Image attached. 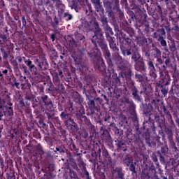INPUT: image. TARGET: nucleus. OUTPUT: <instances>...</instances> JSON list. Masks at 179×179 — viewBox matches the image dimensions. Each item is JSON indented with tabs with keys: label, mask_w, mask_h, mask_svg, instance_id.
I'll list each match as a JSON object with an SVG mask.
<instances>
[{
	"label": "nucleus",
	"mask_w": 179,
	"mask_h": 179,
	"mask_svg": "<svg viewBox=\"0 0 179 179\" xmlns=\"http://www.w3.org/2000/svg\"><path fill=\"white\" fill-rule=\"evenodd\" d=\"M3 73H8V70H4L3 71Z\"/></svg>",
	"instance_id": "nucleus-33"
},
{
	"label": "nucleus",
	"mask_w": 179,
	"mask_h": 179,
	"mask_svg": "<svg viewBox=\"0 0 179 179\" xmlns=\"http://www.w3.org/2000/svg\"><path fill=\"white\" fill-rule=\"evenodd\" d=\"M3 115V113H2V112H0V117H1V118H2Z\"/></svg>",
	"instance_id": "nucleus-35"
},
{
	"label": "nucleus",
	"mask_w": 179,
	"mask_h": 179,
	"mask_svg": "<svg viewBox=\"0 0 179 179\" xmlns=\"http://www.w3.org/2000/svg\"><path fill=\"white\" fill-rule=\"evenodd\" d=\"M21 20H22V23H27V22L26 21V18L24 17V16H22V17Z\"/></svg>",
	"instance_id": "nucleus-23"
},
{
	"label": "nucleus",
	"mask_w": 179,
	"mask_h": 179,
	"mask_svg": "<svg viewBox=\"0 0 179 179\" xmlns=\"http://www.w3.org/2000/svg\"><path fill=\"white\" fill-rule=\"evenodd\" d=\"M88 9L90 10V9H92V6L90 4L87 5Z\"/></svg>",
	"instance_id": "nucleus-31"
},
{
	"label": "nucleus",
	"mask_w": 179,
	"mask_h": 179,
	"mask_svg": "<svg viewBox=\"0 0 179 179\" xmlns=\"http://www.w3.org/2000/svg\"><path fill=\"white\" fill-rule=\"evenodd\" d=\"M139 58H141V55H138V53H134L132 56V59H134V61H138Z\"/></svg>",
	"instance_id": "nucleus-14"
},
{
	"label": "nucleus",
	"mask_w": 179,
	"mask_h": 179,
	"mask_svg": "<svg viewBox=\"0 0 179 179\" xmlns=\"http://www.w3.org/2000/svg\"><path fill=\"white\" fill-rule=\"evenodd\" d=\"M23 69H24V72L27 71V67L26 66H23Z\"/></svg>",
	"instance_id": "nucleus-30"
},
{
	"label": "nucleus",
	"mask_w": 179,
	"mask_h": 179,
	"mask_svg": "<svg viewBox=\"0 0 179 179\" xmlns=\"http://www.w3.org/2000/svg\"><path fill=\"white\" fill-rule=\"evenodd\" d=\"M3 58H8V54L6 52L3 53Z\"/></svg>",
	"instance_id": "nucleus-26"
},
{
	"label": "nucleus",
	"mask_w": 179,
	"mask_h": 179,
	"mask_svg": "<svg viewBox=\"0 0 179 179\" xmlns=\"http://www.w3.org/2000/svg\"><path fill=\"white\" fill-rule=\"evenodd\" d=\"M43 3H44V5H50V3H51V1L50 0H43Z\"/></svg>",
	"instance_id": "nucleus-20"
},
{
	"label": "nucleus",
	"mask_w": 179,
	"mask_h": 179,
	"mask_svg": "<svg viewBox=\"0 0 179 179\" xmlns=\"http://www.w3.org/2000/svg\"><path fill=\"white\" fill-rule=\"evenodd\" d=\"M148 66H149L150 71H155V65H153V62H149Z\"/></svg>",
	"instance_id": "nucleus-15"
},
{
	"label": "nucleus",
	"mask_w": 179,
	"mask_h": 179,
	"mask_svg": "<svg viewBox=\"0 0 179 179\" xmlns=\"http://www.w3.org/2000/svg\"><path fill=\"white\" fill-rule=\"evenodd\" d=\"M74 178H75V179H79V178H78V176H76L74 177Z\"/></svg>",
	"instance_id": "nucleus-38"
},
{
	"label": "nucleus",
	"mask_w": 179,
	"mask_h": 179,
	"mask_svg": "<svg viewBox=\"0 0 179 179\" xmlns=\"http://www.w3.org/2000/svg\"><path fill=\"white\" fill-rule=\"evenodd\" d=\"M64 17L66 19V20H72V15L65 13L64 15Z\"/></svg>",
	"instance_id": "nucleus-13"
},
{
	"label": "nucleus",
	"mask_w": 179,
	"mask_h": 179,
	"mask_svg": "<svg viewBox=\"0 0 179 179\" xmlns=\"http://www.w3.org/2000/svg\"><path fill=\"white\" fill-rule=\"evenodd\" d=\"M15 85L16 87H19V85H20L19 83H16Z\"/></svg>",
	"instance_id": "nucleus-34"
},
{
	"label": "nucleus",
	"mask_w": 179,
	"mask_h": 179,
	"mask_svg": "<svg viewBox=\"0 0 179 179\" xmlns=\"http://www.w3.org/2000/svg\"><path fill=\"white\" fill-rule=\"evenodd\" d=\"M91 1L94 5L95 10H96V12H99V13H102V15H104V8H103V3L101 2V0Z\"/></svg>",
	"instance_id": "nucleus-5"
},
{
	"label": "nucleus",
	"mask_w": 179,
	"mask_h": 179,
	"mask_svg": "<svg viewBox=\"0 0 179 179\" xmlns=\"http://www.w3.org/2000/svg\"><path fill=\"white\" fill-rule=\"evenodd\" d=\"M61 116L63 117L64 118H65V117H66V114L64 112L62 113Z\"/></svg>",
	"instance_id": "nucleus-27"
},
{
	"label": "nucleus",
	"mask_w": 179,
	"mask_h": 179,
	"mask_svg": "<svg viewBox=\"0 0 179 179\" xmlns=\"http://www.w3.org/2000/svg\"><path fill=\"white\" fill-rule=\"evenodd\" d=\"M155 10L157 11V15L155 14V13H156V11H155L154 10H152V11L150 12V15H151V16H152V17H153V19H155V20H156V19H157V17H159V16H160L162 23H169V20L167 19H166V17L163 16V10H162V7L160 6H157Z\"/></svg>",
	"instance_id": "nucleus-4"
},
{
	"label": "nucleus",
	"mask_w": 179,
	"mask_h": 179,
	"mask_svg": "<svg viewBox=\"0 0 179 179\" xmlns=\"http://www.w3.org/2000/svg\"><path fill=\"white\" fill-rule=\"evenodd\" d=\"M85 38V36H82V38H80V40H83Z\"/></svg>",
	"instance_id": "nucleus-36"
},
{
	"label": "nucleus",
	"mask_w": 179,
	"mask_h": 179,
	"mask_svg": "<svg viewBox=\"0 0 179 179\" xmlns=\"http://www.w3.org/2000/svg\"><path fill=\"white\" fill-rule=\"evenodd\" d=\"M80 5H82V3H80V1L74 0V1H72L71 3H70V8H71V9H74L76 12H79V9L80 8V6H79Z\"/></svg>",
	"instance_id": "nucleus-6"
},
{
	"label": "nucleus",
	"mask_w": 179,
	"mask_h": 179,
	"mask_svg": "<svg viewBox=\"0 0 179 179\" xmlns=\"http://www.w3.org/2000/svg\"><path fill=\"white\" fill-rule=\"evenodd\" d=\"M18 23H20V21H19Z\"/></svg>",
	"instance_id": "nucleus-48"
},
{
	"label": "nucleus",
	"mask_w": 179,
	"mask_h": 179,
	"mask_svg": "<svg viewBox=\"0 0 179 179\" xmlns=\"http://www.w3.org/2000/svg\"><path fill=\"white\" fill-rule=\"evenodd\" d=\"M25 64L29 66V69H33L34 68V64H32V62L30 60H24Z\"/></svg>",
	"instance_id": "nucleus-11"
},
{
	"label": "nucleus",
	"mask_w": 179,
	"mask_h": 179,
	"mask_svg": "<svg viewBox=\"0 0 179 179\" xmlns=\"http://www.w3.org/2000/svg\"><path fill=\"white\" fill-rule=\"evenodd\" d=\"M136 71H145V64L143 62L140 63V64H136Z\"/></svg>",
	"instance_id": "nucleus-10"
},
{
	"label": "nucleus",
	"mask_w": 179,
	"mask_h": 179,
	"mask_svg": "<svg viewBox=\"0 0 179 179\" xmlns=\"http://www.w3.org/2000/svg\"><path fill=\"white\" fill-rule=\"evenodd\" d=\"M94 23H97V21H94Z\"/></svg>",
	"instance_id": "nucleus-42"
},
{
	"label": "nucleus",
	"mask_w": 179,
	"mask_h": 179,
	"mask_svg": "<svg viewBox=\"0 0 179 179\" xmlns=\"http://www.w3.org/2000/svg\"><path fill=\"white\" fill-rule=\"evenodd\" d=\"M159 34H161V36H164L166 34V31H164V29H161L158 31Z\"/></svg>",
	"instance_id": "nucleus-18"
},
{
	"label": "nucleus",
	"mask_w": 179,
	"mask_h": 179,
	"mask_svg": "<svg viewBox=\"0 0 179 179\" xmlns=\"http://www.w3.org/2000/svg\"><path fill=\"white\" fill-rule=\"evenodd\" d=\"M108 56H110V53H108Z\"/></svg>",
	"instance_id": "nucleus-43"
},
{
	"label": "nucleus",
	"mask_w": 179,
	"mask_h": 179,
	"mask_svg": "<svg viewBox=\"0 0 179 179\" xmlns=\"http://www.w3.org/2000/svg\"><path fill=\"white\" fill-rule=\"evenodd\" d=\"M52 19L54 20V22L52 23H59V19L55 15H52Z\"/></svg>",
	"instance_id": "nucleus-19"
},
{
	"label": "nucleus",
	"mask_w": 179,
	"mask_h": 179,
	"mask_svg": "<svg viewBox=\"0 0 179 179\" xmlns=\"http://www.w3.org/2000/svg\"><path fill=\"white\" fill-rule=\"evenodd\" d=\"M10 106H12V103H10Z\"/></svg>",
	"instance_id": "nucleus-46"
},
{
	"label": "nucleus",
	"mask_w": 179,
	"mask_h": 179,
	"mask_svg": "<svg viewBox=\"0 0 179 179\" xmlns=\"http://www.w3.org/2000/svg\"><path fill=\"white\" fill-rule=\"evenodd\" d=\"M86 13H87V10H86Z\"/></svg>",
	"instance_id": "nucleus-45"
},
{
	"label": "nucleus",
	"mask_w": 179,
	"mask_h": 179,
	"mask_svg": "<svg viewBox=\"0 0 179 179\" xmlns=\"http://www.w3.org/2000/svg\"><path fill=\"white\" fill-rule=\"evenodd\" d=\"M51 38H52V41H55V34H52L51 35Z\"/></svg>",
	"instance_id": "nucleus-25"
},
{
	"label": "nucleus",
	"mask_w": 179,
	"mask_h": 179,
	"mask_svg": "<svg viewBox=\"0 0 179 179\" xmlns=\"http://www.w3.org/2000/svg\"><path fill=\"white\" fill-rule=\"evenodd\" d=\"M122 3L124 5L128 3L127 0H122ZM103 6L105 10L108 14V18L106 15L101 16V23H121V22L115 20L116 17H120V19L124 18V12L121 10L120 7V0H103Z\"/></svg>",
	"instance_id": "nucleus-1"
},
{
	"label": "nucleus",
	"mask_w": 179,
	"mask_h": 179,
	"mask_svg": "<svg viewBox=\"0 0 179 179\" xmlns=\"http://www.w3.org/2000/svg\"><path fill=\"white\" fill-rule=\"evenodd\" d=\"M73 58L74 61H76V59L75 57H73Z\"/></svg>",
	"instance_id": "nucleus-39"
},
{
	"label": "nucleus",
	"mask_w": 179,
	"mask_h": 179,
	"mask_svg": "<svg viewBox=\"0 0 179 179\" xmlns=\"http://www.w3.org/2000/svg\"><path fill=\"white\" fill-rule=\"evenodd\" d=\"M94 27H95V35L92 37V42L95 44V45H100L101 48L106 50V48H107V45L104 43V38H103L101 29L99 28L97 24H94Z\"/></svg>",
	"instance_id": "nucleus-3"
},
{
	"label": "nucleus",
	"mask_w": 179,
	"mask_h": 179,
	"mask_svg": "<svg viewBox=\"0 0 179 179\" xmlns=\"http://www.w3.org/2000/svg\"><path fill=\"white\" fill-rule=\"evenodd\" d=\"M39 66H40V68H41V64H39Z\"/></svg>",
	"instance_id": "nucleus-44"
},
{
	"label": "nucleus",
	"mask_w": 179,
	"mask_h": 179,
	"mask_svg": "<svg viewBox=\"0 0 179 179\" xmlns=\"http://www.w3.org/2000/svg\"><path fill=\"white\" fill-rule=\"evenodd\" d=\"M1 51L2 54H4L5 52H6V51H5V50L3 48H1Z\"/></svg>",
	"instance_id": "nucleus-29"
},
{
	"label": "nucleus",
	"mask_w": 179,
	"mask_h": 179,
	"mask_svg": "<svg viewBox=\"0 0 179 179\" xmlns=\"http://www.w3.org/2000/svg\"><path fill=\"white\" fill-rule=\"evenodd\" d=\"M52 1L53 3H55V6L56 8H57V9H60V10H64L65 8V5L62 3V1L61 0H52Z\"/></svg>",
	"instance_id": "nucleus-8"
},
{
	"label": "nucleus",
	"mask_w": 179,
	"mask_h": 179,
	"mask_svg": "<svg viewBox=\"0 0 179 179\" xmlns=\"http://www.w3.org/2000/svg\"><path fill=\"white\" fill-rule=\"evenodd\" d=\"M3 111H4V115H7L8 117H12L13 115V108L12 107H6L3 106L2 108Z\"/></svg>",
	"instance_id": "nucleus-7"
},
{
	"label": "nucleus",
	"mask_w": 179,
	"mask_h": 179,
	"mask_svg": "<svg viewBox=\"0 0 179 179\" xmlns=\"http://www.w3.org/2000/svg\"><path fill=\"white\" fill-rule=\"evenodd\" d=\"M130 170L131 171H135V166L132 164L130 165Z\"/></svg>",
	"instance_id": "nucleus-22"
},
{
	"label": "nucleus",
	"mask_w": 179,
	"mask_h": 179,
	"mask_svg": "<svg viewBox=\"0 0 179 179\" xmlns=\"http://www.w3.org/2000/svg\"><path fill=\"white\" fill-rule=\"evenodd\" d=\"M170 62V61H169V59H166V61H165V64L167 65Z\"/></svg>",
	"instance_id": "nucleus-32"
},
{
	"label": "nucleus",
	"mask_w": 179,
	"mask_h": 179,
	"mask_svg": "<svg viewBox=\"0 0 179 179\" xmlns=\"http://www.w3.org/2000/svg\"><path fill=\"white\" fill-rule=\"evenodd\" d=\"M0 76H3L2 72L0 71Z\"/></svg>",
	"instance_id": "nucleus-37"
},
{
	"label": "nucleus",
	"mask_w": 179,
	"mask_h": 179,
	"mask_svg": "<svg viewBox=\"0 0 179 179\" xmlns=\"http://www.w3.org/2000/svg\"><path fill=\"white\" fill-rule=\"evenodd\" d=\"M169 20H172V23H176V22H173V20H171V18Z\"/></svg>",
	"instance_id": "nucleus-41"
},
{
	"label": "nucleus",
	"mask_w": 179,
	"mask_h": 179,
	"mask_svg": "<svg viewBox=\"0 0 179 179\" xmlns=\"http://www.w3.org/2000/svg\"><path fill=\"white\" fill-rule=\"evenodd\" d=\"M87 174L88 175V174H89V173H88V172H87Z\"/></svg>",
	"instance_id": "nucleus-47"
},
{
	"label": "nucleus",
	"mask_w": 179,
	"mask_h": 179,
	"mask_svg": "<svg viewBox=\"0 0 179 179\" xmlns=\"http://www.w3.org/2000/svg\"><path fill=\"white\" fill-rule=\"evenodd\" d=\"M89 55L91 58H93V57H100V50H99L97 48H95L93 51H91Z\"/></svg>",
	"instance_id": "nucleus-9"
},
{
	"label": "nucleus",
	"mask_w": 179,
	"mask_h": 179,
	"mask_svg": "<svg viewBox=\"0 0 179 179\" xmlns=\"http://www.w3.org/2000/svg\"><path fill=\"white\" fill-rule=\"evenodd\" d=\"M6 20H7V23H10V17L9 16V13H6Z\"/></svg>",
	"instance_id": "nucleus-17"
},
{
	"label": "nucleus",
	"mask_w": 179,
	"mask_h": 179,
	"mask_svg": "<svg viewBox=\"0 0 179 179\" xmlns=\"http://www.w3.org/2000/svg\"><path fill=\"white\" fill-rule=\"evenodd\" d=\"M124 54H127V55H131V50H126L124 51Z\"/></svg>",
	"instance_id": "nucleus-21"
},
{
	"label": "nucleus",
	"mask_w": 179,
	"mask_h": 179,
	"mask_svg": "<svg viewBox=\"0 0 179 179\" xmlns=\"http://www.w3.org/2000/svg\"><path fill=\"white\" fill-rule=\"evenodd\" d=\"M127 13L129 17V23L132 22H136V23H153V20L148 18V14H146V10H141L135 15L134 11L129 10Z\"/></svg>",
	"instance_id": "nucleus-2"
},
{
	"label": "nucleus",
	"mask_w": 179,
	"mask_h": 179,
	"mask_svg": "<svg viewBox=\"0 0 179 179\" xmlns=\"http://www.w3.org/2000/svg\"><path fill=\"white\" fill-rule=\"evenodd\" d=\"M129 164H131V162H129L128 164H127V166H129Z\"/></svg>",
	"instance_id": "nucleus-40"
},
{
	"label": "nucleus",
	"mask_w": 179,
	"mask_h": 179,
	"mask_svg": "<svg viewBox=\"0 0 179 179\" xmlns=\"http://www.w3.org/2000/svg\"><path fill=\"white\" fill-rule=\"evenodd\" d=\"M46 20L48 23H52V17L50 16L49 15H47Z\"/></svg>",
	"instance_id": "nucleus-16"
},
{
	"label": "nucleus",
	"mask_w": 179,
	"mask_h": 179,
	"mask_svg": "<svg viewBox=\"0 0 179 179\" xmlns=\"http://www.w3.org/2000/svg\"><path fill=\"white\" fill-rule=\"evenodd\" d=\"M158 41H160L161 45L163 47H166V45H167V43L166 42L165 40L163 39V36H160L159 38L158 39Z\"/></svg>",
	"instance_id": "nucleus-12"
},
{
	"label": "nucleus",
	"mask_w": 179,
	"mask_h": 179,
	"mask_svg": "<svg viewBox=\"0 0 179 179\" xmlns=\"http://www.w3.org/2000/svg\"><path fill=\"white\" fill-rule=\"evenodd\" d=\"M162 93H163V94H167V91H166V89H162Z\"/></svg>",
	"instance_id": "nucleus-24"
},
{
	"label": "nucleus",
	"mask_w": 179,
	"mask_h": 179,
	"mask_svg": "<svg viewBox=\"0 0 179 179\" xmlns=\"http://www.w3.org/2000/svg\"><path fill=\"white\" fill-rule=\"evenodd\" d=\"M139 2H143V3H146V0H138Z\"/></svg>",
	"instance_id": "nucleus-28"
}]
</instances>
